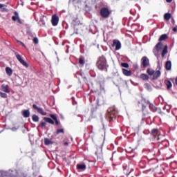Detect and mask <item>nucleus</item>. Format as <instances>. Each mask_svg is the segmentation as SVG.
<instances>
[{
	"instance_id": "4468645a",
	"label": "nucleus",
	"mask_w": 177,
	"mask_h": 177,
	"mask_svg": "<svg viewBox=\"0 0 177 177\" xmlns=\"http://www.w3.org/2000/svg\"><path fill=\"white\" fill-rule=\"evenodd\" d=\"M22 115L25 118H28V117H30V110L26 109V110H24L22 111Z\"/></svg>"
},
{
	"instance_id": "9b49d317",
	"label": "nucleus",
	"mask_w": 177,
	"mask_h": 177,
	"mask_svg": "<svg viewBox=\"0 0 177 177\" xmlns=\"http://www.w3.org/2000/svg\"><path fill=\"white\" fill-rule=\"evenodd\" d=\"M1 90L3 92H6V93H10V89H9V86L6 84L1 85Z\"/></svg>"
},
{
	"instance_id": "b1692460",
	"label": "nucleus",
	"mask_w": 177,
	"mask_h": 177,
	"mask_svg": "<svg viewBox=\"0 0 177 177\" xmlns=\"http://www.w3.org/2000/svg\"><path fill=\"white\" fill-rule=\"evenodd\" d=\"M6 74H8L9 75V77H10V75H12V68H9V67H6Z\"/></svg>"
},
{
	"instance_id": "37998d69",
	"label": "nucleus",
	"mask_w": 177,
	"mask_h": 177,
	"mask_svg": "<svg viewBox=\"0 0 177 177\" xmlns=\"http://www.w3.org/2000/svg\"><path fill=\"white\" fill-rule=\"evenodd\" d=\"M64 146H68V142H64Z\"/></svg>"
},
{
	"instance_id": "1a4fd4ad",
	"label": "nucleus",
	"mask_w": 177,
	"mask_h": 177,
	"mask_svg": "<svg viewBox=\"0 0 177 177\" xmlns=\"http://www.w3.org/2000/svg\"><path fill=\"white\" fill-rule=\"evenodd\" d=\"M142 65L144 68H146L149 66V58L147 57H143L141 59Z\"/></svg>"
},
{
	"instance_id": "f3484780",
	"label": "nucleus",
	"mask_w": 177,
	"mask_h": 177,
	"mask_svg": "<svg viewBox=\"0 0 177 177\" xmlns=\"http://www.w3.org/2000/svg\"><path fill=\"white\" fill-rule=\"evenodd\" d=\"M168 53V46H165L162 51V57H164Z\"/></svg>"
},
{
	"instance_id": "f257e3e1",
	"label": "nucleus",
	"mask_w": 177,
	"mask_h": 177,
	"mask_svg": "<svg viewBox=\"0 0 177 177\" xmlns=\"http://www.w3.org/2000/svg\"><path fill=\"white\" fill-rule=\"evenodd\" d=\"M97 67L99 70H107V60H106V57L104 56H101L98 59L97 62Z\"/></svg>"
},
{
	"instance_id": "ea45409f",
	"label": "nucleus",
	"mask_w": 177,
	"mask_h": 177,
	"mask_svg": "<svg viewBox=\"0 0 177 177\" xmlns=\"http://www.w3.org/2000/svg\"><path fill=\"white\" fill-rule=\"evenodd\" d=\"M174 32H177V27L173 28Z\"/></svg>"
},
{
	"instance_id": "0eeeda50",
	"label": "nucleus",
	"mask_w": 177,
	"mask_h": 177,
	"mask_svg": "<svg viewBox=\"0 0 177 177\" xmlns=\"http://www.w3.org/2000/svg\"><path fill=\"white\" fill-rule=\"evenodd\" d=\"M112 46H115V50H120V49H121V42L117 39H114L113 41Z\"/></svg>"
},
{
	"instance_id": "f03ea898",
	"label": "nucleus",
	"mask_w": 177,
	"mask_h": 177,
	"mask_svg": "<svg viewBox=\"0 0 177 177\" xmlns=\"http://www.w3.org/2000/svg\"><path fill=\"white\" fill-rule=\"evenodd\" d=\"M118 113V112L117 111V110H115V109L111 108L108 109L106 117L107 118H109V120H113V118H115V116L117 115Z\"/></svg>"
},
{
	"instance_id": "58836bf2",
	"label": "nucleus",
	"mask_w": 177,
	"mask_h": 177,
	"mask_svg": "<svg viewBox=\"0 0 177 177\" xmlns=\"http://www.w3.org/2000/svg\"><path fill=\"white\" fill-rule=\"evenodd\" d=\"M17 129H19V128L13 127V128L11 129V130H12L13 132H16V131H17Z\"/></svg>"
},
{
	"instance_id": "f704fd0d",
	"label": "nucleus",
	"mask_w": 177,
	"mask_h": 177,
	"mask_svg": "<svg viewBox=\"0 0 177 177\" xmlns=\"http://www.w3.org/2000/svg\"><path fill=\"white\" fill-rule=\"evenodd\" d=\"M122 66L124 67V68H128V67H129V65L128 64V63H122Z\"/></svg>"
},
{
	"instance_id": "ddd939ff",
	"label": "nucleus",
	"mask_w": 177,
	"mask_h": 177,
	"mask_svg": "<svg viewBox=\"0 0 177 177\" xmlns=\"http://www.w3.org/2000/svg\"><path fill=\"white\" fill-rule=\"evenodd\" d=\"M151 134L154 138H157V136H160V131H158V129H153L151 130Z\"/></svg>"
},
{
	"instance_id": "49530a36",
	"label": "nucleus",
	"mask_w": 177,
	"mask_h": 177,
	"mask_svg": "<svg viewBox=\"0 0 177 177\" xmlns=\"http://www.w3.org/2000/svg\"><path fill=\"white\" fill-rule=\"evenodd\" d=\"M57 61L59 62V57H57Z\"/></svg>"
},
{
	"instance_id": "a18cd8bd",
	"label": "nucleus",
	"mask_w": 177,
	"mask_h": 177,
	"mask_svg": "<svg viewBox=\"0 0 177 177\" xmlns=\"http://www.w3.org/2000/svg\"><path fill=\"white\" fill-rule=\"evenodd\" d=\"M175 82H176V84L177 85V77L176 78Z\"/></svg>"
},
{
	"instance_id": "20e7f679",
	"label": "nucleus",
	"mask_w": 177,
	"mask_h": 177,
	"mask_svg": "<svg viewBox=\"0 0 177 177\" xmlns=\"http://www.w3.org/2000/svg\"><path fill=\"white\" fill-rule=\"evenodd\" d=\"M100 15L102 17H104V19H107L110 16V11L107 8H102L100 10Z\"/></svg>"
},
{
	"instance_id": "9d476101",
	"label": "nucleus",
	"mask_w": 177,
	"mask_h": 177,
	"mask_svg": "<svg viewBox=\"0 0 177 177\" xmlns=\"http://www.w3.org/2000/svg\"><path fill=\"white\" fill-rule=\"evenodd\" d=\"M32 107L35 109V110H37L39 114H41V115H46V112H44V109H42V108L37 107L36 104H33Z\"/></svg>"
},
{
	"instance_id": "6ab92c4d",
	"label": "nucleus",
	"mask_w": 177,
	"mask_h": 177,
	"mask_svg": "<svg viewBox=\"0 0 177 177\" xmlns=\"http://www.w3.org/2000/svg\"><path fill=\"white\" fill-rule=\"evenodd\" d=\"M53 142H52V140H49L48 138H45L44 139V145H46V146H49V145H53Z\"/></svg>"
},
{
	"instance_id": "bb28decb",
	"label": "nucleus",
	"mask_w": 177,
	"mask_h": 177,
	"mask_svg": "<svg viewBox=\"0 0 177 177\" xmlns=\"http://www.w3.org/2000/svg\"><path fill=\"white\" fill-rule=\"evenodd\" d=\"M77 169H86V165H77Z\"/></svg>"
},
{
	"instance_id": "412c9836",
	"label": "nucleus",
	"mask_w": 177,
	"mask_h": 177,
	"mask_svg": "<svg viewBox=\"0 0 177 177\" xmlns=\"http://www.w3.org/2000/svg\"><path fill=\"white\" fill-rule=\"evenodd\" d=\"M140 78L141 80H143V81H147V80H149V75L142 73L140 75Z\"/></svg>"
},
{
	"instance_id": "c756f323",
	"label": "nucleus",
	"mask_w": 177,
	"mask_h": 177,
	"mask_svg": "<svg viewBox=\"0 0 177 177\" xmlns=\"http://www.w3.org/2000/svg\"><path fill=\"white\" fill-rule=\"evenodd\" d=\"M79 64L84 66L85 64V60H84L82 57H80L79 59Z\"/></svg>"
},
{
	"instance_id": "aec40b11",
	"label": "nucleus",
	"mask_w": 177,
	"mask_h": 177,
	"mask_svg": "<svg viewBox=\"0 0 177 177\" xmlns=\"http://www.w3.org/2000/svg\"><path fill=\"white\" fill-rule=\"evenodd\" d=\"M44 121H46V122H48V124H52V125H53V124H55V122L50 119V118H44Z\"/></svg>"
},
{
	"instance_id": "2eb2a0df",
	"label": "nucleus",
	"mask_w": 177,
	"mask_h": 177,
	"mask_svg": "<svg viewBox=\"0 0 177 177\" xmlns=\"http://www.w3.org/2000/svg\"><path fill=\"white\" fill-rule=\"evenodd\" d=\"M161 75V72L160 71H156L153 72V80H157Z\"/></svg>"
},
{
	"instance_id": "f8f14e48",
	"label": "nucleus",
	"mask_w": 177,
	"mask_h": 177,
	"mask_svg": "<svg viewBox=\"0 0 177 177\" xmlns=\"http://www.w3.org/2000/svg\"><path fill=\"white\" fill-rule=\"evenodd\" d=\"M15 16H12V17L13 21H16V20H17L18 23H19V24H21V20H20V17H19V13H17V12H15Z\"/></svg>"
},
{
	"instance_id": "7c9ffc66",
	"label": "nucleus",
	"mask_w": 177,
	"mask_h": 177,
	"mask_svg": "<svg viewBox=\"0 0 177 177\" xmlns=\"http://www.w3.org/2000/svg\"><path fill=\"white\" fill-rule=\"evenodd\" d=\"M0 96L3 99H6V97H8V94L0 91Z\"/></svg>"
},
{
	"instance_id": "393cba45",
	"label": "nucleus",
	"mask_w": 177,
	"mask_h": 177,
	"mask_svg": "<svg viewBox=\"0 0 177 177\" xmlns=\"http://www.w3.org/2000/svg\"><path fill=\"white\" fill-rule=\"evenodd\" d=\"M171 14H169V13L165 14V16H164L165 20L168 21V20H169V19H171Z\"/></svg>"
},
{
	"instance_id": "4be33fe9",
	"label": "nucleus",
	"mask_w": 177,
	"mask_h": 177,
	"mask_svg": "<svg viewBox=\"0 0 177 177\" xmlns=\"http://www.w3.org/2000/svg\"><path fill=\"white\" fill-rule=\"evenodd\" d=\"M165 84H166L167 89H171V88H172V83L171 82V81L167 80L165 82Z\"/></svg>"
},
{
	"instance_id": "e433bc0d",
	"label": "nucleus",
	"mask_w": 177,
	"mask_h": 177,
	"mask_svg": "<svg viewBox=\"0 0 177 177\" xmlns=\"http://www.w3.org/2000/svg\"><path fill=\"white\" fill-rule=\"evenodd\" d=\"M17 42L18 44H20V45H22V46H24V48H26V45L24 44L23 42H21V41H19V40H17Z\"/></svg>"
},
{
	"instance_id": "a211bd4d",
	"label": "nucleus",
	"mask_w": 177,
	"mask_h": 177,
	"mask_svg": "<svg viewBox=\"0 0 177 177\" xmlns=\"http://www.w3.org/2000/svg\"><path fill=\"white\" fill-rule=\"evenodd\" d=\"M171 67H172V64L171 63V61H167L165 64L166 70L169 71L171 70Z\"/></svg>"
},
{
	"instance_id": "4c0bfd02",
	"label": "nucleus",
	"mask_w": 177,
	"mask_h": 177,
	"mask_svg": "<svg viewBox=\"0 0 177 177\" xmlns=\"http://www.w3.org/2000/svg\"><path fill=\"white\" fill-rule=\"evenodd\" d=\"M33 42H34V44H38V38L35 37V38L33 39Z\"/></svg>"
},
{
	"instance_id": "6e6552de",
	"label": "nucleus",
	"mask_w": 177,
	"mask_h": 177,
	"mask_svg": "<svg viewBox=\"0 0 177 177\" xmlns=\"http://www.w3.org/2000/svg\"><path fill=\"white\" fill-rule=\"evenodd\" d=\"M51 23L54 26H56L57 24H59V17H57V15L52 16Z\"/></svg>"
},
{
	"instance_id": "c9c22d12",
	"label": "nucleus",
	"mask_w": 177,
	"mask_h": 177,
	"mask_svg": "<svg viewBox=\"0 0 177 177\" xmlns=\"http://www.w3.org/2000/svg\"><path fill=\"white\" fill-rule=\"evenodd\" d=\"M50 117H51V118H52L53 120H54V121H55L56 120H57V118H56V117L55 116V115H53V114H50Z\"/></svg>"
},
{
	"instance_id": "39448f33",
	"label": "nucleus",
	"mask_w": 177,
	"mask_h": 177,
	"mask_svg": "<svg viewBox=\"0 0 177 177\" xmlns=\"http://www.w3.org/2000/svg\"><path fill=\"white\" fill-rule=\"evenodd\" d=\"M162 49V43L158 42L153 50L155 56H158V52Z\"/></svg>"
},
{
	"instance_id": "423d86ee",
	"label": "nucleus",
	"mask_w": 177,
	"mask_h": 177,
	"mask_svg": "<svg viewBox=\"0 0 177 177\" xmlns=\"http://www.w3.org/2000/svg\"><path fill=\"white\" fill-rule=\"evenodd\" d=\"M16 55V57L17 59V60H19V62L21 63V64L22 66H24V67H26V68H28V64H27V62H26L23 59H21V56L19 54H17V53H15Z\"/></svg>"
},
{
	"instance_id": "2f4dec72",
	"label": "nucleus",
	"mask_w": 177,
	"mask_h": 177,
	"mask_svg": "<svg viewBox=\"0 0 177 177\" xmlns=\"http://www.w3.org/2000/svg\"><path fill=\"white\" fill-rule=\"evenodd\" d=\"M59 133H64V129H58L57 130V135H59Z\"/></svg>"
},
{
	"instance_id": "dca6fc26",
	"label": "nucleus",
	"mask_w": 177,
	"mask_h": 177,
	"mask_svg": "<svg viewBox=\"0 0 177 177\" xmlns=\"http://www.w3.org/2000/svg\"><path fill=\"white\" fill-rule=\"evenodd\" d=\"M122 73L124 75H126V77H131V75H132V72L127 69H122Z\"/></svg>"
},
{
	"instance_id": "a19ab883",
	"label": "nucleus",
	"mask_w": 177,
	"mask_h": 177,
	"mask_svg": "<svg viewBox=\"0 0 177 177\" xmlns=\"http://www.w3.org/2000/svg\"><path fill=\"white\" fill-rule=\"evenodd\" d=\"M2 8H5V4L0 3V9H2Z\"/></svg>"
},
{
	"instance_id": "79ce46f5",
	"label": "nucleus",
	"mask_w": 177,
	"mask_h": 177,
	"mask_svg": "<svg viewBox=\"0 0 177 177\" xmlns=\"http://www.w3.org/2000/svg\"><path fill=\"white\" fill-rule=\"evenodd\" d=\"M55 121L56 125H59V124H60V122H59V121L57 120V119H56V120H55Z\"/></svg>"
},
{
	"instance_id": "72a5a7b5",
	"label": "nucleus",
	"mask_w": 177,
	"mask_h": 177,
	"mask_svg": "<svg viewBox=\"0 0 177 177\" xmlns=\"http://www.w3.org/2000/svg\"><path fill=\"white\" fill-rule=\"evenodd\" d=\"M46 126V122H41V123L39 125V127H41V128H45Z\"/></svg>"
},
{
	"instance_id": "a878e982",
	"label": "nucleus",
	"mask_w": 177,
	"mask_h": 177,
	"mask_svg": "<svg viewBox=\"0 0 177 177\" xmlns=\"http://www.w3.org/2000/svg\"><path fill=\"white\" fill-rule=\"evenodd\" d=\"M73 26H78L80 24V20L78 19H75L72 21Z\"/></svg>"
},
{
	"instance_id": "7ed1b4c3",
	"label": "nucleus",
	"mask_w": 177,
	"mask_h": 177,
	"mask_svg": "<svg viewBox=\"0 0 177 177\" xmlns=\"http://www.w3.org/2000/svg\"><path fill=\"white\" fill-rule=\"evenodd\" d=\"M16 171L13 170H9L8 171H0V176L1 177H6V176H10V177H16Z\"/></svg>"
},
{
	"instance_id": "09e8293b",
	"label": "nucleus",
	"mask_w": 177,
	"mask_h": 177,
	"mask_svg": "<svg viewBox=\"0 0 177 177\" xmlns=\"http://www.w3.org/2000/svg\"><path fill=\"white\" fill-rule=\"evenodd\" d=\"M157 140H158V138H157Z\"/></svg>"
},
{
	"instance_id": "473e14b6",
	"label": "nucleus",
	"mask_w": 177,
	"mask_h": 177,
	"mask_svg": "<svg viewBox=\"0 0 177 177\" xmlns=\"http://www.w3.org/2000/svg\"><path fill=\"white\" fill-rule=\"evenodd\" d=\"M145 86L148 91H151V86L150 84L147 83L145 84Z\"/></svg>"
},
{
	"instance_id": "de8ad7c7",
	"label": "nucleus",
	"mask_w": 177,
	"mask_h": 177,
	"mask_svg": "<svg viewBox=\"0 0 177 177\" xmlns=\"http://www.w3.org/2000/svg\"><path fill=\"white\" fill-rule=\"evenodd\" d=\"M96 156H97V152H95Z\"/></svg>"
},
{
	"instance_id": "c03bdc74",
	"label": "nucleus",
	"mask_w": 177,
	"mask_h": 177,
	"mask_svg": "<svg viewBox=\"0 0 177 177\" xmlns=\"http://www.w3.org/2000/svg\"><path fill=\"white\" fill-rule=\"evenodd\" d=\"M166 1L170 3V2H172V0H166Z\"/></svg>"
},
{
	"instance_id": "5701e85b",
	"label": "nucleus",
	"mask_w": 177,
	"mask_h": 177,
	"mask_svg": "<svg viewBox=\"0 0 177 177\" xmlns=\"http://www.w3.org/2000/svg\"><path fill=\"white\" fill-rule=\"evenodd\" d=\"M32 120L34 121V122H38V121H39V117H38L37 115H33L32 116Z\"/></svg>"
},
{
	"instance_id": "cd10ccee",
	"label": "nucleus",
	"mask_w": 177,
	"mask_h": 177,
	"mask_svg": "<svg viewBox=\"0 0 177 177\" xmlns=\"http://www.w3.org/2000/svg\"><path fill=\"white\" fill-rule=\"evenodd\" d=\"M167 38H168V36L167 35H162L159 38V41H165V39H167Z\"/></svg>"
},
{
	"instance_id": "c85d7f7f",
	"label": "nucleus",
	"mask_w": 177,
	"mask_h": 177,
	"mask_svg": "<svg viewBox=\"0 0 177 177\" xmlns=\"http://www.w3.org/2000/svg\"><path fill=\"white\" fill-rule=\"evenodd\" d=\"M147 74H149V75H153L154 71H152L151 69L148 68L147 70Z\"/></svg>"
}]
</instances>
